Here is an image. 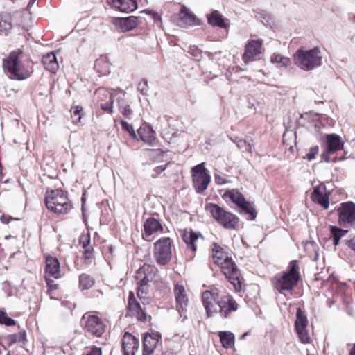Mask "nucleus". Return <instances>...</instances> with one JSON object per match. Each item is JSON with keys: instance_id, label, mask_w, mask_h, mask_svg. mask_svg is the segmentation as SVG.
Segmentation results:
<instances>
[{"instance_id": "1", "label": "nucleus", "mask_w": 355, "mask_h": 355, "mask_svg": "<svg viewBox=\"0 0 355 355\" xmlns=\"http://www.w3.org/2000/svg\"><path fill=\"white\" fill-rule=\"evenodd\" d=\"M202 301L208 316L219 313L223 318L238 309V304L230 295L219 296L217 288L205 291L202 294Z\"/></svg>"}, {"instance_id": "2", "label": "nucleus", "mask_w": 355, "mask_h": 355, "mask_svg": "<svg viewBox=\"0 0 355 355\" xmlns=\"http://www.w3.org/2000/svg\"><path fill=\"white\" fill-rule=\"evenodd\" d=\"M211 257L214 262L220 266L223 274L234 285V288L240 290V271L229 254L220 245L214 243L211 245Z\"/></svg>"}, {"instance_id": "3", "label": "nucleus", "mask_w": 355, "mask_h": 355, "mask_svg": "<svg viewBox=\"0 0 355 355\" xmlns=\"http://www.w3.org/2000/svg\"><path fill=\"white\" fill-rule=\"evenodd\" d=\"M21 54V51H13L3 60V70L11 79L24 80L33 72L28 61L23 62L19 60Z\"/></svg>"}, {"instance_id": "4", "label": "nucleus", "mask_w": 355, "mask_h": 355, "mask_svg": "<svg viewBox=\"0 0 355 355\" xmlns=\"http://www.w3.org/2000/svg\"><path fill=\"white\" fill-rule=\"evenodd\" d=\"M300 277L297 261H292L288 271L278 274L274 277V288L279 293L285 295V291H293L297 286Z\"/></svg>"}, {"instance_id": "5", "label": "nucleus", "mask_w": 355, "mask_h": 355, "mask_svg": "<svg viewBox=\"0 0 355 355\" xmlns=\"http://www.w3.org/2000/svg\"><path fill=\"white\" fill-rule=\"evenodd\" d=\"M295 64L302 70L312 71L322 64V55L319 48L297 50L293 55Z\"/></svg>"}, {"instance_id": "6", "label": "nucleus", "mask_w": 355, "mask_h": 355, "mask_svg": "<svg viewBox=\"0 0 355 355\" xmlns=\"http://www.w3.org/2000/svg\"><path fill=\"white\" fill-rule=\"evenodd\" d=\"M45 203L48 209L58 214H66L72 208L67 192L61 189L46 191Z\"/></svg>"}, {"instance_id": "7", "label": "nucleus", "mask_w": 355, "mask_h": 355, "mask_svg": "<svg viewBox=\"0 0 355 355\" xmlns=\"http://www.w3.org/2000/svg\"><path fill=\"white\" fill-rule=\"evenodd\" d=\"M205 209L220 225L226 229H235L239 223V218L236 216L218 205L210 203L206 205Z\"/></svg>"}, {"instance_id": "8", "label": "nucleus", "mask_w": 355, "mask_h": 355, "mask_svg": "<svg viewBox=\"0 0 355 355\" xmlns=\"http://www.w3.org/2000/svg\"><path fill=\"white\" fill-rule=\"evenodd\" d=\"M193 184L198 193L206 190L210 183L211 176L205 167V162H202L191 168Z\"/></svg>"}, {"instance_id": "9", "label": "nucleus", "mask_w": 355, "mask_h": 355, "mask_svg": "<svg viewBox=\"0 0 355 355\" xmlns=\"http://www.w3.org/2000/svg\"><path fill=\"white\" fill-rule=\"evenodd\" d=\"M154 256L158 264L164 266L171 258V240L164 237L157 241L155 244Z\"/></svg>"}, {"instance_id": "10", "label": "nucleus", "mask_w": 355, "mask_h": 355, "mask_svg": "<svg viewBox=\"0 0 355 355\" xmlns=\"http://www.w3.org/2000/svg\"><path fill=\"white\" fill-rule=\"evenodd\" d=\"M155 270V267L150 265L144 264L142 267L139 268L137 271L136 279L140 283L138 286L137 295L141 300H146L145 295L146 294V284L153 278V272Z\"/></svg>"}, {"instance_id": "11", "label": "nucleus", "mask_w": 355, "mask_h": 355, "mask_svg": "<svg viewBox=\"0 0 355 355\" xmlns=\"http://www.w3.org/2000/svg\"><path fill=\"white\" fill-rule=\"evenodd\" d=\"M84 327L87 332L96 337H100L105 332V325L97 315L85 313L82 318Z\"/></svg>"}, {"instance_id": "12", "label": "nucleus", "mask_w": 355, "mask_h": 355, "mask_svg": "<svg viewBox=\"0 0 355 355\" xmlns=\"http://www.w3.org/2000/svg\"><path fill=\"white\" fill-rule=\"evenodd\" d=\"M340 225L355 228V204L352 202L341 203L338 209Z\"/></svg>"}, {"instance_id": "13", "label": "nucleus", "mask_w": 355, "mask_h": 355, "mask_svg": "<svg viewBox=\"0 0 355 355\" xmlns=\"http://www.w3.org/2000/svg\"><path fill=\"white\" fill-rule=\"evenodd\" d=\"M308 319L304 311L300 308L297 309L295 329L300 340L306 344L310 342V336L307 330Z\"/></svg>"}, {"instance_id": "14", "label": "nucleus", "mask_w": 355, "mask_h": 355, "mask_svg": "<svg viewBox=\"0 0 355 355\" xmlns=\"http://www.w3.org/2000/svg\"><path fill=\"white\" fill-rule=\"evenodd\" d=\"M263 40L260 39L250 40L245 46L243 60L245 63L252 61L262 53Z\"/></svg>"}, {"instance_id": "15", "label": "nucleus", "mask_w": 355, "mask_h": 355, "mask_svg": "<svg viewBox=\"0 0 355 355\" xmlns=\"http://www.w3.org/2000/svg\"><path fill=\"white\" fill-rule=\"evenodd\" d=\"M128 311L130 315L136 317L139 320L144 321L146 320L147 315L140 304L135 298L132 292L129 293Z\"/></svg>"}, {"instance_id": "16", "label": "nucleus", "mask_w": 355, "mask_h": 355, "mask_svg": "<svg viewBox=\"0 0 355 355\" xmlns=\"http://www.w3.org/2000/svg\"><path fill=\"white\" fill-rule=\"evenodd\" d=\"M124 355H135L139 348V340L128 332H125L122 339Z\"/></svg>"}, {"instance_id": "17", "label": "nucleus", "mask_w": 355, "mask_h": 355, "mask_svg": "<svg viewBox=\"0 0 355 355\" xmlns=\"http://www.w3.org/2000/svg\"><path fill=\"white\" fill-rule=\"evenodd\" d=\"M60 262L58 259L53 257H47L46 259L45 276L58 279L62 277L60 270Z\"/></svg>"}, {"instance_id": "18", "label": "nucleus", "mask_w": 355, "mask_h": 355, "mask_svg": "<svg viewBox=\"0 0 355 355\" xmlns=\"http://www.w3.org/2000/svg\"><path fill=\"white\" fill-rule=\"evenodd\" d=\"M195 20V15L185 6L182 5L178 17L175 19L176 24L180 27H187L194 24Z\"/></svg>"}, {"instance_id": "19", "label": "nucleus", "mask_w": 355, "mask_h": 355, "mask_svg": "<svg viewBox=\"0 0 355 355\" xmlns=\"http://www.w3.org/2000/svg\"><path fill=\"white\" fill-rule=\"evenodd\" d=\"M311 200L320 205L324 209L329 208V197L325 192V186L320 184L316 187L311 196Z\"/></svg>"}, {"instance_id": "20", "label": "nucleus", "mask_w": 355, "mask_h": 355, "mask_svg": "<svg viewBox=\"0 0 355 355\" xmlns=\"http://www.w3.org/2000/svg\"><path fill=\"white\" fill-rule=\"evenodd\" d=\"M160 337L157 332L146 334L143 340L144 355H150L154 352Z\"/></svg>"}, {"instance_id": "21", "label": "nucleus", "mask_w": 355, "mask_h": 355, "mask_svg": "<svg viewBox=\"0 0 355 355\" xmlns=\"http://www.w3.org/2000/svg\"><path fill=\"white\" fill-rule=\"evenodd\" d=\"M174 295L177 303L176 309L181 313L185 309L188 303V298L184 286L176 284L174 288Z\"/></svg>"}, {"instance_id": "22", "label": "nucleus", "mask_w": 355, "mask_h": 355, "mask_svg": "<svg viewBox=\"0 0 355 355\" xmlns=\"http://www.w3.org/2000/svg\"><path fill=\"white\" fill-rule=\"evenodd\" d=\"M112 7L123 12H130L137 8L135 0H107Z\"/></svg>"}, {"instance_id": "23", "label": "nucleus", "mask_w": 355, "mask_h": 355, "mask_svg": "<svg viewBox=\"0 0 355 355\" xmlns=\"http://www.w3.org/2000/svg\"><path fill=\"white\" fill-rule=\"evenodd\" d=\"M144 232L142 236L146 240H148V237L150 236L157 232H162V226L160 222L154 218H148L144 223Z\"/></svg>"}, {"instance_id": "24", "label": "nucleus", "mask_w": 355, "mask_h": 355, "mask_svg": "<svg viewBox=\"0 0 355 355\" xmlns=\"http://www.w3.org/2000/svg\"><path fill=\"white\" fill-rule=\"evenodd\" d=\"M343 142L341 137L336 134H330L327 135L326 148L327 153H336L343 147Z\"/></svg>"}, {"instance_id": "25", "label": "nucleus", "mask_w": 355, "mask_h": 355, "mask_svg": "<svg viewBox=\"0 0 355 355\" xmlns=\"http://www.w3.org/2000/svg\"><path fill=\"white\" fill-rule=\"evenodd\" d=\"M137 135L141 141L150 146H153V144L156 138L154 130L152 129V128L146 124L142 125L137 130Z\"/></svg>"}, {"instance_id": "26", "label": "nucleus", "mask_w": 355, "mask_h": 355, "mask_svg": "<svg viewBox=\"0 0 355 355\" xmlns=\"http://www.w3.org/2000/svg\"><path fill=\"white\" fill-rule=\"evenodd\" d=\"M42 63L46 70L55 73L59 68L56 55L53 53H49L42 58Z\"/></svg>"}, {"instance_id": "27", "label": "nucleus", "mask_w": 355, "mask_h": 355, "mask_svg": "<svg viewBox=\"0 0 355 355\" xmlns=\"http://www.w3.org/2000/svg\"><path fill=\"white\" fill-rule=\"evenodd\" d=\"M208 23L213 26H218L220 28H226L225 24L222 15L217 11L214 10L210 14L207 15Z\"/></svg>"}, {"instance_id": "28", "label": "nucleus", "mask_w": 355, "mask_h": 355, "mask_svg": "<svg viewBox=\"0 0 355 355\" xmlns=\"http://www.w3.org/2000/svg\"><path fill=\"white\" fill-rule=\"evenodd\" d=\"M200 234H197L193 232H190L189 233H185L183 235V240L187 244V249L190 250L192 252H195L196 251V241L198 239Z\"/></svg>"}, {"instance_id": "29", "label": "nucleus", "mask_w": 355, "mask_h": 355, "mask_svg": "<svg viewBox=\"0 0 355 355\" xmlns=\"http://www.w3.org/2000/svg\"><path fill=\"white\" fill-rule=\"evenodd\" d=\"M270 62L278 68H286L291 63L288 58L279 53L272 54L270 57Z\"/></svg>"}, {"instance_id": "30", "label": "nucleus", "mask_w": 355, "mask_h": 355, "mask_svg": "<svg viewBox=\"0 0 355 355\" xmlns=\"http://www.w3.org/2000/svg\"><path fill=\"white\" fill-rule=\"evenodd\" d=\"M94 69L101 75H106L110 73V64L105 57L97 59L94 64Z\"/></svg>"}, {"instance_id": "31", "label": "nucleus", "mask_w": 355, "mask_h": 355, "mask_svg": "<svg viewBox=\"0 0 355 355\" xmlns=\"http://www.w3.org/2000/svg\"><path fill=\"white\" fill-rule=\"evenodd\" d=\"M218 335L220 337L222 345L225 348H230L234 345V336L230 331H219Z\"/></svg>"}, {"instance_id": "32", "label": "nucleus", "mask_w": 355, "mask_h": 355, "mask_svg": "<svg viewBox=\"0 0 355 355\" xmlns=\"http://www.w3.org/2000/svg\"><path fill=\"white\" fill-rule=\"evenodd\" d=\"M12 27V18L8 13L0 15V32L7 33Z\"/></svg>"}, {"instance_id": "33", "label": "nucleus", "mask_w": 355, "mask_h": 355, "mask_svg": "<svg viewBox=\"0 0 355 355\" xmlns=\"http://www.w3.org/2000/svg\"><path fill=\"white\" fill-rule=\"evenodd\" d=\"M225 196L230 199L234 203L238 206L243 204L245 200L243 196L235 189L227 191L225 193Z\"/></svg>"}, {"instance_id": "34", "label": "nucleus", "mask_w": 355, "mask_h": 355, "mask_svg": "<svg viewBox=\"0 0 355 355\" xmlns=\"http://www.w3.org/2000/svg\"><path fill=\"white\" fill-rule=\"evenodd\" d=\"M94 284V279L87 274H82L79 277V285L82 290L91 288Z\"/></svg>"}, {"instance_id": "35", "label": "nucleus", "mask_w": 355, "mask_h": 355, "mask_svg": "<svg viewBox=\"0 0 355 355\" xmlns=\"http://www.w3.org/2000/svg\"><path fill=\"white\" fill-rule=\"evenodd\" d=\"M119 111L123 114V116L126 119H131L133 111L130 107V105L127 103V101L123 98H119L118 100Z\"/></svg>"}, {"instance_id": "36", "label": "nucleus", "mask_w": 355, "mask_h": 355, "mask_svg": "<svg viewBox=\"0 0 355 355\" xmlns=\"http://www.w3.org/2000/svg\"><path fill=\"white\" fill-rule=\"evenodd\" d=\"M101 92H103L105 94L106 96H108L109 97V101L108 102H106L105 103H102L101 104V108L104 110V111H107L110 113H112L113 112L112 110V108H113V102H114V100H113V95L111 92H107L103 89H99L97 90V94H101Z\"/></svg>"}, {"instance_id": "37", "label": "nucleus", "mask_w": 355, "mask_h": 355, "mask_svg": "<svg viewBox=\"0 0 355 355\" xmlns=\"http://www.w3.org/2000/svg\"><path fill=\"white\" fill-rule=\"evenodd\" d=\"M346 230H343L335 226H331V234L334 238L333 243L334 245H338L340 239L345 235Z\"/></svg>"}, {"instance_id": "38", "label": "nucleus", "mask_w": 355, "mask_h": 355, "mask_svg": "<svg viewBox=\"0 0 355 355\" xmlns=\"http://www.w3.org/2000/svg\"><path fill=\"white\" fill-rule=\"evenodd\" d=\"M137 18L135 17L122 18L121 19V24L124 26V29L125 31L130 30L137 26Z\"/></svg>"}, {"instance_id": "39", "label": "nucleus", "mask_w": 355, "mask_h": 355, "mask_svg": "<svg viewBox=\"0 0 355 355\" xmlns=\"http://www.w3.org/2000/svg\"><path fill=\"white\" fill-rule=\"evenodd\" d=\"M0 324L6 326H14L16 324L15 320L9 318L6 312L0 310Z\"/></svg>"}, {"instance_id": "40", "label": "nucleus", "mask_w": 355, "mask_h": 355, "mask_svg": "<svg viewBox=\"0 0 355 355\" xmlns=\"http://www.w3.org/2000/svg\"><path fill=\"white\" fill-rule=\"evenodd\" d=\"M239 207L242 208L246 214H248L251 216V219L255 218L257 214L256 211L250 202L245 200L243 204L239 205Z\"/></svg>"}, {"instance_id": "41", "label": "nucleus", "mask_w": 355, "mask_h": 355, "mask_svg": "<svg viewBox=\"0 0 355 355\" xmlns=\"http://www.w3.org/2000/svg\"><path fill=\"white\" fill-rule=\"evenodd\" d=\"M26 338V334L24 331H19L17 334L10 336L11 343H21L24 342Z\"/></svg>"}, {"instance_id": "42", "label": "nucleus", "mask_w": 355, "mask_h": 355, "mask_svg": "<svg viewBox=\"0 0 355 355\" xmlns=\"http://www.w3.org/2000/svg\"><path fill=\"white\" fill-rule=\"evenodd\" d=\"M71 118L73 123H78L80 121L81 115L80 112L83 110V107L80 106H76L72 108Z\"/></svg>"}, {"instance_id": "43", "label": "nucleus", "mask_w": 355, "mask_h": 355, "mask_svg": "<svg viewBox=\"0 0 355 355\" xmlns=\"http://www.w3.org/2000/svg\"><path fill=\"white\" fill-rule=\"evenodd\" d=\"M121 122V127L123 128V130H124L125 131L128 132V133H130V135L135 139H137V135L134 130V128H133V126L132 125L128 123V122L123 121V120H121L120 121Z\"/></svg>"}, {"instance_id": "44", "label": "nucleus", "mask_w": 355, "mask_h": 355, "mask_svg": "<svg viewBox=\"0 0 355 355\" xmlns=\"http://www.w3.org/2000/svg\"><path fill=\"white\" fill-rule=\"evenodd\" d=\"M236 146L238 148L248 151V152H252V146L250 143L247 142L245 140L240 139L236 141Z\"/></svg>"}, {"instance_id": "45", "label": "nucleus", "mask_w": 355, "mask_h": 355, "mask_svg": "<svg viewBox=\"0 0 355 355\" xmlns=\"http://www.w3.org/2000/svg\"><path fill=\"white\" fill-rule=\"evenodd\" d=\"M309 248L314 251V254L313 255L310 254V257L313 261H317L319 257L318 246L313 242L309 243L306 245V249L309 250Z\"/></svg>"}, {"instance_id": "46", "label": "nucleus", "mask_w": 355, "mask_h": 355, "mask_svg": "<svg viewBox=\"0 0 355 355\" xmlns=\"http://www.w3.org/2000/svg\"><path fill=\"white\" fill-rule=\"evenodd\" d=\"M80 244L82 247L85 248H89V245L90 244V234L89 233H87L86 234H83L80 236L79 239Z\"/></svg>"}, {"instance_id": "47", "label": "nucleus", "mask_w": 355, "mask_h": 355, "mask_svg": "<svg viewBox=\"0 0 355 355\" xmlns=\"http://www.w3.org/2000/svg\"><path fill=\"white\" fill-rule=\"evenodd\" d=\"M137 89L141 94L146 95L148 92V85L147 80L144 79L142 81L139 83Z\"/></svg>"}, {"instance_id": "48", "label": "nucleus", "mask_w": 355, "mask_h": 355, "mask_svg": "<svg viewBox=\"0 0 355 355\" xmlns=\"http://www.w3.org/2000/svg\"><path fill=\"white\" fill-rule=\"evenodd\" d=\"M83 258L86 263L89 264L92 262L93 259V251L92 248H85Z\"/></svg>"}, {"instance_id": "49", "label": "nucleus", "mask_w": 355, "mask_h": 355, "mask_svg": "<svg viewBox=\"0 0 355 355\" xmlns=\"http://www.w3.org/2000/svg\"><path fill=\"white\" fill-rule=\"evenodd\" d=\"M319 148L318 146H313L310 148L309 152L304 157L308 160H312L315 158V155L318 154Z\"/></svg>"}, {"instance_id": "50", "label": "nucleus", "mask_w": 355, "mask_h": 355, "mask_svg": "<svg viewBox=\"0 0 355 355\" xmlns=\"http://www.w3.org/2000/svg\"><path fill=\"white\" fill-rule=\"evenodd\" d=\"M189 53L196 58H198L200 56L201 51L196 46H190Z\"/></svg>"}, {"instance_id": "51", "label": "nucleus", "mask_w": 355, "mask_h": 355, "mask_svg": "<svg viewBox=\"0 0 355 355\" xmlns=\"http://www.w3.org/2000/svg\"><path fill=\"white\" fill-rule=\"evenodd\" d=\"M52 277L45 276L46 282L51 290H55L58 288V285L54 283V281L52 279Z\"/></svg>"}, {"instance_id": "52", "label": "nucleus", "mask_w": 355, "mask_h": 355, "mask_svg": "<svg viewBox=\"0 0 355 355\" xmlns=\"http://www.w3.org/2000/svg\"><path fill=\"white\" fill-rule=\"evenodd\" d=\"M214 178L216 183L218 184H224L227 182L225 177L219 175H216Z\"/></svg>"}, {"instance_id": "53", "label": "nucleus", "mask_w": 355, "mask_h": 355, "mask_svg": "<svg viewBox=\"0 0 355 355\" xmlns=\"http://www.w3.org/2000/svg\"><path fill=\"white\" fill-rule=\"evenodd\" d=\"M347 245L355 252V236L346 241Z\"/></svg>"}, {"instance_id": "54", "label": "nucleus", "mask_w": 355, "mask_h": 355, "mask_svg": "<svg viewBox=\"0 0 355 355\" xmlns=\"http://www.w3.org/2000/svg\"><path fill=\"white\" fill-rule=\"evenodd\" d=\"M334 153H327V148L321 155L322 159L325 161L326 162H330L329 155L333 154Z\"/></svg>"}, {"instance_id": "55", "label": "nucleus", "mask_w": 355, "mask_h": 355, "mask_svg": "<svg viewBox=\"0 0 355 355\" xmlns=\"http://www.w3.org/2000/svg\"><path fill=\"white\" fill-rule=\"evenodd\" d=\"M87 355H101V349L98 347H94Z\"/></svg>"}, {"instance_id": "56", "label": "nucleus", "mask_w": 355, "mask_h": 355, "mask_svg": "<svg viewBox=\"0 0 355 355\" xmlns=\"http://www.w3.org/2000/svg\"><path fill=\"white\" fill-rule=\"evenodd\" d=\"M164 169H165V168L163 167L162 166H158V167L156 168V171H157V173L162 172Z\"/></svg>"}, {"instance_id": "57", "label": "nucleus", "mask_w": 355, "mask_h": 355, "mask_svg": "<svg viewBox=\"0 0 355 355\" xmlns=\"http://www.w3.org/2000/svg\"><path fill=\"white\" fill-rule=\"evenodd\" d=\"M349 355H355V344L349 352Z\"/></svg>"}, {"instance_id": "58", "label": "nucleus", "mask_w": 355, "mask_h": 355, "mask_svg": "<svg viewBox=\"0 0 355 355\" xmlns=\"http://www.w3.org/2000/svg\"><path fill=\"white\" fill-rule=\"evenodd\" d=\"M35 0H30L28 4V8H31L35 3Z\"/></svg>"}, {"instance_id": "59", "label": "nucleus", "mask_w": 355, "mask_h": 355, "mask_svg": "<svg viewBox=\"0 0 355 355\" xmlns=\"http://www.w3.org/2000/svg\"><path fill=\"white\" fill-rule=\"evenodd\" d=\"M1 220L3 223H7V221L4 219V217H3V216H2V217L1 218Z\"/></svg>"}, {"instance_id": "60", "label": "nucleus", "mask_w": 355, "mask_h": 355, "mask_svg": "<svg viewBox=\"0 0 355 355\" xmlns=\"http://www.w3.org/2000/svg\"><path fill=\"white\" fill-rule=\"evenodd\" d=\"M245 336H246V334H244L243 335H242L241 338L242 339L244 338Z\"/></svg>"}]
</instances>
